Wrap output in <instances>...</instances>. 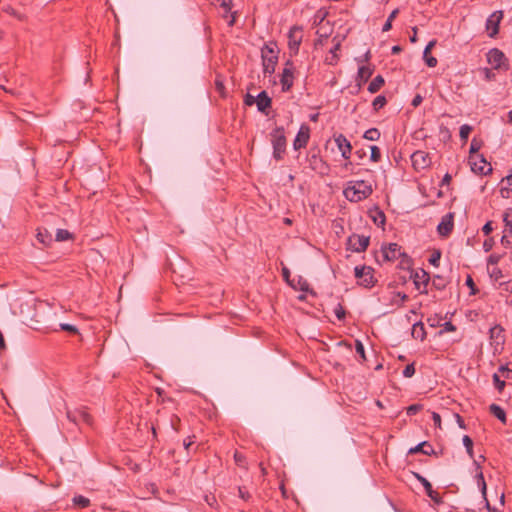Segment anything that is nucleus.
Returning a JSON list of instances; mask_svg holds the SVG:
<instances>
[{"instance_id": "nucleus-1", "label": "nucleus", "mask_w": 512, "mask_h": 512, "mask_svg": "<svg viewBox=\"0 0 512 512\" xmlns=\"http://www.w3.org/2000/svg\"><path fill=\"white\" fill-rule=\"evenodd\" d=\"M372 186L363 180L349 182L344 189L343 194L350 202H359L368 198L372 194Z\"/></svg>"}, {"instance_id": "nucleus-2", "label": "nucleus", "mask_w": 512, "mask_h": 512, "mask_svg": "<svg viewBox=\"0 0 512 512\" xmlns=\"http://www.w3.org/2000/svg\"><path fill=\"white\" fill-rule=\"evenodd\" d=\"M263 71L265 74H273L278 61V47L275 42H269L261 49Z\"/></svg>"}, {"instance_id": "nucleus-3", "label": "nucleus", "mask_w": 512, "mask_h": 512, "mask_svg": "<svg viewBox=\"0 0 512 512\" xmlns=\"http://www.w3.org/2000/svg\"><path fill=\"white\" fill-rule=\"evenodd\" d=\"M271 143L273 146V157L279 161L286 151L287 140L283 127H276L271 132Z\"/></svg>"}, {"instance_id": "nucleus-4", "label": "nucleus", "mask_w": 512, "mask_h": 512, "mask_svg": "<svg viewBox=\"0 0 512 512\" xmlns=\"http://www.w3.org/2000/svg\"><path fill=\"white\" fill-rule=\"evenodd\" d=\"M383 257L387 261H394L398 258H401V266L409 267L412 263L411 257H409L405 252L401 251V246L397 243H390L388 247L382 248Z\"/></svg>"}, {"instance_id": "nucleus-5", "label": "nucleus", "mask_w": 512, "mask_h": 512, "mask_svg": "<svg viewBox=\"0 0 512 512\" xmlns=\"http://www.w3.org/2000/svg\"><path fill=\"white\" fill-rule=\"evenodd\" d=\"M488 63L496 70L509 69V62L505 54L498 48H492L487 53Z\"/></svg>"}, {"instance_id": "nucleus-6", "label": "nucleus", "mask_w": 512, "mask_h": 512, "mask_svg": "<svg viewBox=\"0 0 512 512\" xmlns=\"http://www.w3.org/2000/svg\"><path fill=\"white\" fill-rule=\"evenodd\" d=\"M370 243V237L359 235V234H352L347 239V248L353 252L361 253L364 252Z\"/></svg>"}, {"instance_id": "nucleus-7", "label": "nucleus", "mask_w": 512, "mask_h": 512, "mask_svg": "<svg viewBox=\"0 0 512 512\" xmlns=\"http://www.w3.org/2000/svg\"><path fill=\"white\" fill-rule=\"evenodd\" d=\"M302 42V27L293 26L288 33V47L293 54H297Z\"/></svg>"}, {"instance_id": "nucleus-8", "label": "nucleus", "mask_w": 512, "mask_h": 512, "mask_svg": "<svg viewBox=\"0 0 512 512\" xmlns=\"http://www.w3.org/2000/svg\"><path fill=\"white\" fill-rule=\"evenodd\" d=\"M503 18L501 10L493 12L486 20V30L491 38H494L499 32V24Z\"/></svg>"}, {"instance_id": "nucleus-9", "label": "nucleus", "mask_w": 512, "mask_h": 512, "mask_svg": "<svg viewBox=\"0 0 512 512\" xmlns=\"http://www.w3.org/2000/svg\"><path fill=\"white\" fill-rule=\"evenodd\" d=\"M412 165L416 170H423L431 165V158L427 152L417 150L411 155Z\"/></svg>"}, {"instance_id": "nucleus-10", "label": "nucleus", "mask_w": 512, "mask_h": 512, "mask_svg": "<svg viewBox=\"0 0 512 512\" xmlns=\"http://www.w3.org/2000/svg\"><path fill=\"white\" fill-rule=\"evenodd\" d=\"M414 477L423 485L427 496L436 504L443 503V500L438 492L433 490L431 483L423 477L420 473L413 472Z\"/></svg>"}, {"instance_id": "nucleus-11", "label": "nucleus", "mask_w": 512, "mask_h": 512, "mask_svg": "<svg viewBox=\"0 0 512 512\" xmlns=\"http://www.w3.org/2000/svg\"><path fill=\"white\" fill-rule=\"evenodd\" d=\"M293 62L288 60L286 62V67L283 69L280 83L282 85V91L288 92L293 86Z\"/></svg>"}, {"instance_id": "nucleus-12", "label": "nucleus", "mask_w": 512, "mask_h": 512, "mask_svg": "<svg viewBox=\"0 0 512 512\" xmlns=\"http://www.w3.org/2000/svg\"><path fill=\"white\" fill-rule=\"evenodd\" d=\"M454 227V214L447 213L444 215L437 226V232L442 237H447L453 230Z\"/></svg>"}, {"instance_id": "nucleus-13", "label": "nucleus", "mask_w": 512, "mask_h": 512, "mask_svg": "<svg viewBox=\"0 0 512 512\" xmlns=\"http://www.w3.org/2000/svg\"><path fill=\"white\" fill-rule=\"evenodd\" d=\"M310 138V128L308 125L303 124L301 125L294 141H293V148L295 150H299L301 148L306 147L308 141Z\"/></svg>"}, {"instance_id": "nucleus-14", "label": "nucleus", "mask_w": 512, "mask_h": 512, "mask_svg": "<svg viewBox=\"0 0 512 512\" xmlns=\"http://www.w3.org/2000/svg\"><path fill=\"white\" fill-rule=\"evenodd\" d=\"M68 417L72 419L75 423L81 421L89 426H92L94 422L93 415L89 412L87 407H82L76 410L73 415H71V413H68Z\"/></svg>"}, {"instance_id": "nucleus-15", "label": "nucleus", "mask_w": 512, "mask_h": 512, "mask_svg": "<svg viewBox=\"0 0 512 512\" xmlns=\"http://www.w3.org/2000/svg\"><path fill=\"white\" fill-rule=\"evenodd\" d=\"M479 160L471 161V169L474 173L480 175H487L492 172L491 165L486 161L483 155H476Z\"/></svg>"}, {"instance_id": "nucleus-16", "label": "nucleus", "mask_w": 512, "mask_h": 512, "mask_svg": "<svg viewBox=\"0 0 512 512\" xmlns=\"http://www.w3.org/2000/svg\"><path fill=\"white\" fill-rule=\"evenodd\" d=\"M334 141L341 152V156L346 160L349 159L351 156L352 145L348 139L343 134H339L334 137Z\"/></svg>"}, {"instance_id": "nucleus-17", "label": "nucleus", "mask_w": 512, "mask_h": 512, "mask_svg": "<svg viewBox=\"0 0 512 512\" xmlns=\"http://www.w3.org/2000/svg\"><path fill=\"white\" fill-rule=\"evenodd\" d=\"M256 99H257L256 105H257L258 111L264 115H268L269 114L268 110L271 108V105H272V99L269 97L267 92L261 91L256 96Z\"/></svg>"}, {"instance_id": "nucleus-18", "label": "nucleus", "mask_w": 512, "mask_h": 512, "mask_svg": "<svg viewBox=\"0 0 512 512\" xmlns=\"http://www.w3.org/2000/svg\"><path fill=\"white\" fill-rule=\"evenodd\" d=\"M437 41L435 39L431 40L425 47L423 51V59L428 67H435L437 65V59L431 56V50L436 45Z\"/></svg>"}, {"instance_id": "nucleus-19", "label": "nucleus", "mask_w": 512, "mask_h": 512, "mask_svg": "<svg viewBox=\"0 0 512 512\" xmlns=\"http://www.w3.org/2000/svg\"><path fill=\"white\" fill-rule=\"evenodd\" d=\"M422 453L425 455H435L436 452L428 441H423L408 450V454Z\"/></svg>"}, {"instance_id": "nucleus-20", "label": "nucleus", "mask_w": 512, "mask_h": 512, "mask_svg": "<svg viewBox=\"0 0 512 512\" xmlns=\"http://www.w3.org/2000/svg\"><path fill=\"white\" fill-rule=\"evenodd\" d=\"M411 277L413 278L414 284L417 289L420 287V283H422L424 286H427L430 281L429 274L424 269H419L418 271H415Z\"/></svg>"}, {"instance_id": "nucleus-21", "label": "nucleus", "mask_w": 512, "mask_h": 512, "mask_svg": "<svg viewBox=\"0 0 512 512\" xmlns=\"http://www.w3.org/2000/svg\"><path fill=\"white\" fill-rule=\"evenodd\" d=\"M374 69L369 66H360L357 73L358 86L366 83L372 76Z\"/></svg>"}, {"instance_id": "nucleus-22", "label": "nucleus", "mask_w": 512, "mask_h": 512, "mask_svg": "<svg viewBox=\"0 0 512 512\" xmlns=\"http://www.w3.org/2000/svg\"><path fill=\"white\" fill-rule=\"evenodd\" d=\"M412 337L423 341L426 338V331L421 321L416 322L412 326Z\"/></svg>"}, {"instance_id": "nucleus-23", "label": "nucleus", "mask_w": 512, "mask_h": 512, "mask_svg": "<svg viewBox=\"0 0 512 512\" xmlns=\"http://www.w3.org/2000/svg\"><path fill=\"white\" fill-rule=\"evenodd\" d=\"M502 182H506L507 186L500 189V194L503 198H508L512 193V169H510L506 177L502 178Z\"/></svg>"}, {"instance_id": "nucleus-24", "label": "nucleus", "mask_w": 512, "mask_h": 512, "mask_svg": "<svg viewBox=\"0 0 512 512\" xmlns=\"http://www.w3.org/2000/svg\"><path fill=\"white\" fill-rule=\"evenodd\" d=\"M489 411L493 414L497 419H499L503 424H506L507 417L506 412L499 405L493 403L489 406Z\"/></svg>"}, {"instance_id": "nucleus-25", "label": "nucleus", "mask_w": 512, "mask_h": 512, "mask_svg": "<svg viewBox=\"0 0 512 512\" xmlns=\"http://www.w3.org/2000/svg\"><path fill=\"white\" fill-rule=\"evenodd\" d=\"M37 240L44 245H50V243L53 241L52 234L46 228H39L37 233Z\"/></svg>"}, {"instance_id": "nucleus-26", "label": "nucleus", "mask_w": 512, "mask_h": 512, "mask_svg": "<svg viewBox=\"0 0 512 512\" xmlns=\"http://www.w3.org/2000/svg\"><path fill=\"white\" fill-rule=\"evenodd\" d=\"M476 480H477V485L480 488L481 493H482L484 499L487 500V498H486L487 486H486V482H485L484 475H483L482 471H478L477 472ZM486 506H487L488 509H490V505H489L488 501H486Z\"/></svg>"}, {"instance_id": "nucleus-27", "label": "nucleus", "mask_w": 512, "mask_h": 512, "mask_svg": "<svg viewBox=\"0 0 512 512\" xmlns=\"http://www.w3.org/2000/svg\"><path fill=\"white\" fill-rule=\"evenodd\" d=\"M384 83V78L381 75H377L368 85V91L372 94L376 93L381 89Z\"/></svg>"}, {"instance_id": "nucleus-28", "label": "nucleus", "mask_w": 512, "mask_h": 512, "mask_svg": "<svg viewBox=\"0 0 512 512\" xmlns=\"http://www.w3.org/2000/svg\"><path fill=\"white\" fill-rule=\"evenodd\" d=\"M295 285L297 286L296 290H300V291H303V292H308V293H310L312 295H315V292L310 289V285H309L308 281L304 277L297 276V279H295Z\"/></svg>"}, {"instance_id": "nucleus-29", "label": "nucleus", "mask_w": 512, "mask_h": 512, "mask_svg": "<svg viewBox=\"0 0 512 512\" xmlns=\"http://www.w3.org/2000/svg\"><path fill=\"white\" fill-rule=\"evenodd\" d=\"M340 47H341V40H337L336 43L334 44V46L330 49L331 56L326 59V61L329 65L337 64V62L339 60L337 51L340 49Z\"/></svg>"}, {"instance_id": "nucleus-30", "label": "nucleus", "mask_w": 512, "mask_h": 512, "mask_svg": "<svg viewBox=\"0 0 512 512\" xmlns=\"http://www.w3.org/2000/svg\"><path fill=\"white\" fill-rule=\"evenodd\" d=\"M373 273L374 271H370V273L366 272L359 281V284L365 288L373 287L376 283V279L374 278Z\"/></svg>"}, {"instance_id": "nucleus-31", "label": "nucleus", "mask_w": 512, "mask_h": 512, "mask_svg": "<svg viewBox=\"0 0 512 512\" xmlns=\"http://www.w3.org/2000/svg\"><path fill=\"white\" fill-rule=\"evenodd\" d=\"M73 505L78 508H86L90 505V500L83 495H76L72 499Z\"/></svg>"}, {"instance_id": "nucleus-32", "label": "nucleus", "mask_w": 512, "mask_h": 512, "mask_svg": "<svg viewBox=\"0 0 512 512\" xmlns=\"http://www.w3.org/2000/svg\"><path fill=\"white\" fill-rule=\"evenodd\" d=\"M381 136L380 131L377 128H370L363 134V138L369 141H377Z\"/></svg>"}, {"instance_id": "nucleus-33", "label": "nucleus", "mask_w": 512, "mask_h": 512, "mask_svg": "<svg viewBox=\"0 0 512 512\" xmlns=\"http://www.w3.org/2000/svg\"><path fill=\"white\" fill-rule=\"evenodd\" d=\"M504 329L500 325H496L490 329V338L491 339H501V343H504Z\"/></svg>"}, {"instance_id": "nucleus-34", "label": "nucleus", "mask_w": 512, "mask_h": 512, "mask_svg": "<svg viewBox=\"0 0 512 512\" xmlns=\"http://www.w3.org/2000/svg\"><path fill=\"white\" fill-rule=\"evenodd\" d=\"M73 238V234L66 229H57L55 241L62 242Z\"/></svg>"}, {"instance_id": "nucleus-35", "label": "nucleus", "mask_w": 512, "mask_h": 512, "mask_svg": "<svg viewBox=\"0 0 512 512\" xmlns=\"http://www.w3.org/2000/svg\"><path fill=\"white\" fill-rule=\"evenodd\" d=\"M373 222L378 226H384L386 222V216L379 208L375 209V215L372 216Z\"/></svg>"}, {"instance_id": "nucleus-36", "label": "nucleus", "mask_w": 512, "mask_h": 512, "mask_svg": "<svg viewBox=\"0 0 512 512\" xmlns=\"http://www.w3.org/2000/svg\"><path fill=\"white\" fill-rule=\"evenodd\" d=\"M387 103V99L384 95H378L372 102L373 109L377 112L382 109Z\"/></svg>"}, {"instance_id": "nucleus-37", "label": "nucleus", "mask_w": 512, "mask_h": 512, "mask_svg": "<svg viewBox=\"0 0 512 512\" xmlns=\"http://www.w3.org/2000/svg\"><path fill=\"white\" fill-rule=\"evenodd\" d=\"M447 283L448 282L446 281V279L440 275L434 276L433 281H432L433 287H435V289H437V290L445 289Z\"/></svg>"}, {"instance_id": "nucleus-38", "label": "nucleus", "mask_w": 512, "mask_h": 512, "mask_svg": "<svg viewBox=\"0 0 512 512\" xmlns=\"http://www.w3.org/2000/svg\"><path fill=\"white\" fill-rule=\"evenodd\" d=\"M398 13H399V9L398 8L394 9L390 13V15L388 16L386 22L384 23V25L382 27V31L383 32H387V31H389L392 28V21L398 15Z\"/></svg>"}, {"instance_id": "nucleus-39", "label": "nucleus", "mask_w": 512, "mask_h": 512, "mask_svg": "<svg viewBox=\"0 0 512 512\" xmlns=\"http://www.w3.org/2000/svg\"><path fill=\"white\" fill-rule=\"evenodd\" d=\"M462 441H463V445L466 448L467 454L470 456V458H473L474 453H473L472 439L468 435H464Z\"/></svg>"}, {"instance_id": "nucleus-40", "label": "nucleus", "mask_w": 512, "mask_h": 512, "mask_svg": "<svg viewBox=\"0 0 512 512\" xmlns=\"http://www.w3.org/2000/svg\"><path fill=\"white\" fill-rule=\"evenodd\" d=\"M370 271H374V269L370 266H362V267L356 266L354 269V274H355V277L357 279H359V281H360L361 278L364 276V274L366 272L370 273Z\"/></svg>"}, {"instance_id": "nucleus-41", "label": "nucleus", "mask_w": 512, "mask_h": 512, "mask_svg": "<svg viewBox=\"0 0 512 512\" xmlns=\"http://www.w3.org/2000/svg\"><path fill=\"white\" fill-rule=\"evenodd\" d=\"M281 272H282V276H283V279L293 288V289H297V286L295 285V279H290V270L286 267V266H283L282 269H281Z\"/></svg>"}, {"instance_id": "nucleus-42", "label": "nucleus", "mask_w": 512, "mask_h": 512, "mask_svg": "<svg viewBox=\"0 0 512 512\" xmlns=\"http://www.w3.org/2000/svg\"><path fill=\"white\" fill-rule=\"evenodd\" d=\"M471 131H472V126H470L468 124H463L460 127V131H459V135H460L461 140L466 142L468 137H469V134L471 133Z\"/></svg>"}, {"instance_id": "nucleus-43", "label": "nucleus", "mask_w": 512, "mask_h": 512, "mask_svg": "<svg viewBox=\"0 0 512 512\" xmlns=\"http://www.w3.org/2000/svg\"><path fill=\"white\" fill-rule=\"evenodd\" d=\"M59 328L62 331L68 332L69 334L76 335L79 333L78 328L75 325L69 323H61L59 324Z\"/></svg>"}, {"instance_id": "nucleus-44", "label": "nucleus", "mask_w": 512, "mask_h": 512, "mask_svg": "<svg viewBox=\"0 0 512 512\" xmlns=\"http://www.w3.org/2000/svg\"><path fill=\"white\" fill-rule=\"evenodd\" d=\"M371 154H370V160L372 162H379L381 159V151L380 148L376 145H372L370 147Z\"/></svg>"}, {"instance_id": "nucleus-45", "label": "nucleus", "mask_w": 512, "mask_h": 512, "mask_svg": "<svg viewBox=\"0 0 512 512\" xmlns=\"http://www.w3.org/2000/svg\"><path fill=\"white\" fill-rule=\"evenodd\" d=\"M334 313L337 319L340 321L344 320L346 317V311L340 303H338L337 306L334 308Z\"/></svg>"}, {"instance_id": "nucleus-46", "label": "nucleus", "mask_w": 512, "mask_h": 512, "mask_svg": "<svg viewBox=\"0 0 512 512\" xmlns=\"http://www.w3.org/2000/svg\"><path fill=\"white\" fill-rule=\"evenodd\" d=\"M440 258H441V251L434 250V252L432 253V255L429 258V263L435 267H438Z\"/></svg>"}, {"instance_id": "nucleus-47", "label": "nucleus", "mask_w": 512, "mask_h": 512, "mask_svg": "<svg viewBox=\"0 0 512 512\" xmlns=\"http://www.w3.org/2000/svg\"><path fill=\"white\" fill-rule=\"evenodd\" d=\"M493 383H494L495 388L499 392H502L504 387H505V385H506L505 381L501 380L497 373L493 374Z\"/></svg>"}, {"instance_id": "nucleus-48", "label": "nucleus", "mask_w": 512, "mask_h": 512, "mask_svg": "<svg viewBox=\"0 0 512 512\" xmlns=\"http://www.w3.org/2000/svg\"><path fill=\"white\" fill-rule=\"evenodd\" d=\"M423 406L421 404H412L407 407L406 413L408 416H413L417 414L419 411H421Z\"/></svg>"}, {"instance_id": "nucleus-49", "label": "nucleus", "mask_w": 512, "mask_h": 512, "mask_svg": "<svg viewBox=\"0 0 512 512\" xmlns=\"http://www.w3.org/2000/svg\"><path fill=\"white\" fill-rule=\"evenodd\" d=\"M355 350L356 353L359 354V356L362 358V360H366L364 345L360 340L355 341Z\"/></svg>"}, {"instance_id": "nucleus-50", "label": "nucleus", "mask_w": 512, "mask_h": 512, "mask_svg": "<svg viewBox=\"0 0 512 512\" xmlns=\"http://www.w3.org/2000/svg\"><path fill=\"white\" fill-rule=\"evenodd\" d=\"M481 145H482L481 141L477 140L476 138H473L471 141V144H470V149H469L470 154L477 153L480 150Z\"/></svg>"}, {"instance_id": "nucleus-51", "label": "nucleus", "mask_w": 512, "mask_h": 512, "mask_svg": "<svg viewBox=\"0 0 512 512\" xmlns=\"http://www.w3.org/2000/svg\"><path fill=\"white\" fill-rule=\"evenodd\" d=\"M465 283L470 288L471 295H476L478 293V289L476 288V285L470 275L467 276Z\"/></svg>"}, {"instance_id": "nucleus-52", "label": "nucleus", "mask_w": 512, "mask_h": 512, "mask_svg": "<svg viewBox=\"0 0 512 512\" xmlns=\"http://www.w3.org/2000/svg\"><path fill=\"white\" fill-rule=\"evenodd\" d=\"M415 374V367H414V364L411 363V364H408L404 370H403V376L405 378H410L412 377L413 375Z\"/></svg>"}, {"instance_id": "nucleus-53", "label": "nucleus", "mask_w": 512, "mask_h": 512, "mask_svg": "<svg viewBox=\"0 0 512 512\" xmlns=\"http://www.w3.org/2000/svg\"><path fill=\"white\" fill-rule=\"evenodd\" d=\"M456 331V326L450 322L447 321L443 324V329L439 331V334L442 335L444 332H454Z\"/></svg>"}, {"instance_id": "nucleus-54", "label": "nucleus", "mask_w": 512, "mask_h": 512, "mask_svg": "<svg viewBox=\"0 0 512 512\" xmlns=\"http://www.w3.org/2000/svg\"><path fill=\"white\" fill-rule=\"evenodd\" d=\"M503 257L502 254H496V253H493L491 254L489 257H488V265H496L499 263V261L501 260V258Z\"/></svg>"}, {"instance_id": "nucleus-55", "label": "nucleus", "mask_w": 512, "mask_h": 512, "mask_svg": "<svg viewBox=\"0 0 512 512\" xmlns=\"http://www.w3.org/2000/svg\"><path fill=\"white\" fill-rule=\"evenodd\" d=\"M499 372L503 373V375L506 379L512 378V370L509 369L507 365H501L499 367Z\"/></svg>"}, {"instance_id": "nucleus-56", "label": "nucleus", "mask_w": 512, "mask_h": 512, "mask_svg": "<svg viewBox=\"0 0 512 512\" xmlns=\"http://www.w3.org/2000/svg\"><path fill=\"white\" fill-rule=\"evenodd\" d=\"M309 162H310V166L312 169L316 170L317 169V164L318 163H321L322 160L318 157V155L316 154H313L311 155V157L309 158Z\"/></svg>"}, {"instance_id": "nucleus-57", "label": "nucleus", "mask_w": 512, "mask_h": 512, "mask_svg": "<svg viewBox=\"0 0 512 512\" xmlns=\"http://www.w3.org/2000/svg\"><path fill=\"white\" fill-rule=\"evenodd\" d=\"M221 7L225 11L224 17H227V13H229L231 11V8H232V0H222L221 1Z\"/></svg>"}, {"instance_id": "nucleus-58", "label": "nucleus", "mask_w": 512, "mask_h": 512, "mask_svg": "<svg viewBox=\"0 0 512 512\" xmlns=\"http://www.w3.org/2000/svg\"><path fill=\"white\" fill-rule=\"evenodd\" d=\"M234 459L237 465L244 466L246 458L242 453L235 452Z\"/></svg>"}, {"instance_id": "nucleus-59", "label": "nucleus", "mask_w": 512, "mask_h": 512, "mask_svg": "<svg viewBox=\"0 0 512 512\" xmlns=\"http://www.w3.org/2000/svg\"><path fill=\"white\" fill-rule=\"evenodd\" d=\"M490 277L499 280L503 277L502 271L499 268H493L490 272Z\"/></svg>"}, {"instance_id": "nucleus-60", "label": "nucleus", "mask_w": 512, "mask_h": 512, "mask_svg": "<svg viewBox=\"0 0 512 512\" xmlns=\"http://www.w3.org/2000/svg\"><path fill=\"white\" fill-rule=\"evenodd\" d=\"M256 97H254L253 95L247 93L244 97V104L247 105V106H252L253 104H256Z\"/></svg>"}, {"instance_id": "nucleus-61", "label": "nucleus", "mask_w": 512, "mask_h": 512, "mask_svg": "<svg viewBox=\"0 0 512 512\" xmlns=\"http://www.w3.org/2000/svg\"><path fill=\"white\" fill-rule=\"evenodd\" d=\"M371 52L370 50H367L365 52V54L361 57H357L355 60L358 62V63H365V62H369L370 59H371Z\"/></svg>"}, {"instance_id": "nucleus-62", "label": "nucleus", "mask_w": 512, "mask_h": 512, "mask_svg": "<svg viewBox=\"0 0 512 512\" xmlns=\"http://www.w3.org/2000/svg\"><path fill=\"white\" fill-rule=\"evenodd\" d=\"M493 244H494V240L493 238H489V239H486L483 243V249L485 252H489L492 247H493Z\"/></svg>"}, {"instance_id": "nucleus-63", "label": "nucleus", "mask_w": 512, "mask_h": 512, "mask_svg": "<svg viewBox=\"0 0 512 512\" xmlns=\"http://www.w3.org/2000/svg\"><path fill=\"white\" fill-rule=\"evenodd\" d=\"M501 244L508 248L512 246V238L508 237L507 235H503L501 238Z\"/></svg>"}, {"instance_id": "nucleus-64", "label": "nucleus", "mask_w": 512, "mask_h": 512, "mask_svg": "<svg viewBox=\"0 0 512 512\" xmlns=\"http://www.w3.org/2000/svg\"><path fill=\"white\" fill-rule=\"evenodd\" d=\"M503 221L505 222L506 226L510 227L511 232H512V217L510 216L509 213L504 214Z\"/></svg>"}]
</instances>
